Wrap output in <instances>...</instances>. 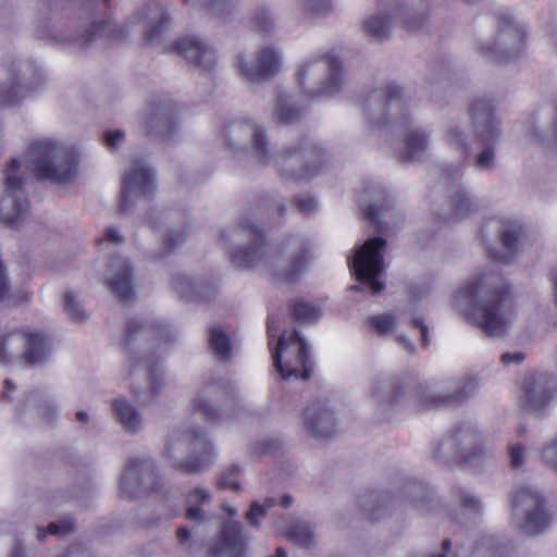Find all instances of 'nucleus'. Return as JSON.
Segmentation results:
<instances>
[{"label": "nucleus", "mask_w": 557, "mask_h": 557, "mask_svg": "<svg viewBox=\"0 0 557 557\" xmlns=\"http://www.w3.org/2000/svg\"><path fill=\"white\" fill-rule=\"evenodd\" d=\"M520 233L521 227L516 222L504 225L500 234L502 249H488V257L497 263H512L519 250Z\"/></svg>", "instance_id": "b1692460"}, {"label": "nucleus", "mask_w": 557, "mask_h": 557, "mask_svg": "<svg viewBox=\"0 0 557 557\" xmlns=\"http://www.w3.org/2000/svg\"><path fill=\"white\" fill-rule=\"evenodd\" d=\"M451 309L493 338L509 335L517 319L513 302L503 295V278L492 270L469 276L451 295Z\"/></svg>", "instance_id": "f03ea898"}, {"label": "nucleus", "mask_w": 557, "mask_h": 557, "mask_svg": "<svg viewBox=\"0 0 557 557\" xmlns=\"http://www.w3.org/2000/svg\"><path fill=\"white\" fill-rule=\"evenodd\" d=\"M48 359L46 350H0V364L10 371L40 367Z\"/></svg>", "instance_id": "5701e85b"}, {"label": "nucleus", "mask_w": 557, "mask_h": 557, "mask_svg": "<svg viewBox=\"0 0 557 557\" xmlns=\"http://www.w3.org/2000/svg\"><path fill=\"white\" fill-rule=\"evenodd\" d=\"M104 277L113 292L123 300H129L134 294L132 270L128 262L120 257L111 259Z\"/></svg>", "instance_id": "4be33fe9"}, {"label": "nucleus", "mask_w": 557, "mask_h": 557, "mask_svg": "<svg viewBox=\"0 0 557 557\" xmlns=\"http://www.w3.org/2000/svg\"><path fill=\"white\" fill-rule=\"evenodd\" d=\"M74 530V527L70 522L63 523H50L48 525L47 532L49 534H58V533H70Z\"/></svg>", "instance_id": "5fc2aeb1"}, {"label": "nucleus", "mask_w": 557, "mask_h": 557, "mask_svg": "<svg viewBox=\"0 0 557 557\" xmlns=\"http://www.w3.org/2000/svg\"><path fill=\"white\" fill-rule=\"evenodd\" d=\"M294 314L297 320L309 323L317 321L321 317V310L310 302L297 301L294 305Z\"/></svg>", "instance_id": "58836bf2"}, {"label": "nucleus", "mask_w": 557, "mask_h": 557, "mask_svg": "<svg viewBox=\"0 0 557 557\" xmlns=\"http://www.w3.org/2000/svg\"><path fill=\"white\" fill-rule=\"evenodd\" d=\"M268 335L271 348H308L311 345L301 330L290 327L278 333L273 319L268 320Z\"/></svg>", "instance_id": "393cba45"}, {"label": "nucleus", "mask_w": 557, "mask_h": 557, "mask_svg": "<svg viewBox=\"0 0 557 557\" xmlns=\"http://www.w3.org/2000/svg\"><path fill=\"white\" fill-rule=\"evenodd\" d=\"M226 145L230 149H251L260 162L265 161V136L263 129L250 122L237 121L228 125L225 134Z\"/></svg>", "instance_id": "ddd939ff"}, {"label": "nucleus", "mask_w": 557, "mask_h": 557, "mask_svg": "<svg viewBox=\"0 0 557 557\" xmlns=\"http://www.w3.org/2000/svg\"><path fill=\"white\" fill-rule=\"evenodd\" d=\"M463 171L460 166L447 169L442 177L443 185L448 188V197L458 218H463L476 209L472 196L461 187Z\"/></svg>", "instance_id": "6ab92c4d"}, {"label": "nucleus", "mask_w": 557, "mask_h": 557, "mask_svg": "<svg viewBox=\"0 0 557 557\" xmlns=\"http://www.w3.org/2000/svg\"><path fill=\"white\" fill-rule=\"evenodd\" d=\"M478 138L486 147L476 156L474 166L478 170L494 169L496 157L494 145L499 137V125L491 112V106L485 101L475 103L471 110Z\"/></svg>", "instance_id": "1a4fd4ad"}, {"label": "nucleus", "mask_w": 557, "mask_h": 557, "mask_svg": "<svg viewBox=\"0 0 557 557\" xmlns=\"http://www.w3.org/2000/svg\"><path fill=\"white\" fill-rule=\"evenodd\" d=\"M79 150L61 137H40L27 147L25 160L12 159L4 170L0 198V223L17 228L29 221V203L23 189L27 171L58 184L72 182L78 173Z\"/></svg>", "instance_id": "f257e3e1"}, {"label": "nucleus", "mask_w": 557, "mask_h": 557, "mask_svg": "<svg viewBox=\"0 0 557 557\" xmlns=\"http://www.w3.org/2000/svg\"><path fill=\"white\" fill-rule=\"evenodd\" d=\"M247 550V539L243 534L242 525L235 520L226 521L218 536L211 544L210 552L223 557H244Z\"/></svg>", "instance_id": "a211bd4d"}, {"label": "nucleus", "mask_w": 557, "mask_h": 557, "mask_svg": "<svg viewBox=\"0 0 557 557\" xmlns=\"http://www.w3.org/2000/svg\"><path fill=\"white\" fill-rule=\"evenodd\" d=\"M10 557H24V553L20 548H14Z\"/></svg>", "instance_id": "338daca9"}, {"label": "nucleus", "mask_w": 557, "mask_h": 557, "mask_svg": "<svg viewBox=\"0 0 557 557\" xmlns=\"http://www.w3.org/2000/svg\"><path fill=\"white\" fill-rule=\"evenodd\" d=\"M282 63L283 55L278 49L263 47L251 59L239 55L235 62V67L238 74L247 81L259 83L276 75L282 67Z\"/></svg>", "instance_id": "9d476101"}, {"label": "nucleus", "mask_w": 557, "mask_h": 557, "mask_svg": "<svg viewBox=\"0 0 557 557\" xmlns=\"http://www.w3.org/2000/svg\"><path fill=\"white\" fill-rule=\"evenodd\" d=\"M226 511L230 516H235L237 513L236 509L234 508H226Z\"/></svg>", "instance_id": "774afa93"}, {"label": "nucleus", "mask_w": 557, "mask_h": 557, "mask_svg": "<svg viewBox=\"0 0 557 557\" xmlns=\"http://www.w3.org/2000/svg\"><path fill=\"white\" fill-rule=\"evenodd\" d=\"M370 322L380 335H386L395 327V319L391 314L374 315L371 318Z\"/></svg>", "instance_id": "79ce46f5"}, {"label": "nucleus", "mask_w": 557, "mask_h": 557, "mask_svg": "<svg viewBox=\"0 0 557 557\" xmlns=\"http://www.w3.org/2000/svg\"><path fill=\"white\" fill-rule=\"evenodd\" d=\"M460 502L462 506L468 510L478 511L480 509L479 500L470 494H462Z\"/></svg>", "instance_id": "6e6d98bb"}, {"label": "nucleus", "mask_w": 557, "mask_h": 557, "mask_svg": "<svg viewBox=\"0 0 557 557\" xmlns=\"http://www.w3.org/2000/svg\"><path fill=\"white\" fill-rule=\"evenodd\" d=\"M523 37L524 30L522 26L508 18L504 21L499 35L494 42L495 47H491L484 41L479 45L478 50L487 60L504 63L511 55L519 52Z\"/></svg>", "instance_id": "f8f14e48"}, {"label": "nucleus", "mask_w": 557, "mask_h": 557, "mask_svg": "<svg viewBox=\"0 0 557 557\" xmlns=\"http://www.w3.org/2000/svg\"><path fill=\"white\" fill-rule=\"evenodd\" d=\"M209 341L211 348H230L233 344L230 336L220 326L211 327Z\"/></svg>", "instance_id": "37998d69"}, {"label": "nucleus", "mask_w": 557, "mask_h": 557, "mask_svg": "<svg viewBox=\"0 0 557 557\" xmlns=\"http://www.w3.org/2000/svg\"><path fill=\"white\" fill-rule=\"evenodd\" d=\"M525 359V355L519 350L506 351L502 355L500 361L505 366L519 364Z\"/></svg>", "instance_id": "8fccbe9b"}, {"label": "nucleus", "mask_w": 557, "mask_h": 557, "mask_svg": "<svg viewBox=\"0 0 557 557\" xmlns=\"http://www.w3.org/2000/svg\"><path fill=\"white\" fill-rule=\"evenodd\" d=\"M169 327L161 324L145 323L133 325L127 332L128 343L135 342L137 338L146 341L165 339L169 336Z\"/></svg>", "instance_id": "2f4dec72"}, {"label": "nucleus", "mask_w": 557, "mask_h": 557, "mask_svg": "<svg viewBox=\"0 0 557 557\" xmlns=\"http://www.w3.org/2000/svg\"><path fill=\"white\" fill-rule=\"evenodd\" d=\"M166 456L176 469L200 472L211 467L216 450L203 433L174 432L168 441Z\"/></svg>", "instance_id": "39448f33"}, {"label": "nucleus", "mask_w": 557, "mask_h": 557, "mask_svg": "<svg viewBox=\"0 0 557 557\" xmlns=\"http://www.w3.org/2000/svg\"><path fill=\"white\" fill-rule=\"evenodd\" d=\"M64 310L74 320L82 321L86 318L84 309L72 293L64 295Z\"/></svg>", "instance_id": "a19ab883"}, {"label": "nucleus", "mask_w": 557, "mask_h": 557, "mask_svg": "<svg viewBox=\"0 0 557 557\" xmlns=\"http://www.w3.org/2000/svg\"><path fill=\"white\" fill-rule=\"evenodd\" d=\"M304 7L306 11L318 16H323L332 10L333 2L332 0H305Z\"/></svg>", "instance_id": "a18cd8bd"}, {"label": "nucleus", "mask_w": 557, "mask_h": 557, "mask_svg": "<svg viewBox=\"0 0 557 557\" xmlns=\"http://www.w3.org/2000/svg\"><path fill=\"white\" fill-rule=\"evenodd\" d=\"M17 72L10 76L0 90V104L15 106L24 99L30 98L41 87L42 78L39 75L32 77L28 73Z\"/></svg>", "instance_id": "dca6fc26"}, {"label": "nucleus", "mask_w": 557, "mask_h": 557, "mask_svg": "<svg viewBox=\"0 0 557 557\" xmlns=\"http://www.w3.org/2000/svg\"><path fill=\"white\" fill-rule=\"evenodd\" d=\"M543 458L557 471V440L544 449Z\"/></svg>", "instance_id": "3c124183"}, {"label": "nucleus", "mask_w": 557, "mask_h": 557, "mask_svg": "<svg viewBox=\"0 0 557 557\" xmlns=\"http://www.w3.org/2000/svg\"><path fill=\"white\" fill-rule=\"evenodd\" d=\"M485 450L483 437L474 428L467 425L437 443L432 455L437 462L455 469L474 463L485 454Z\"/></svg>", "instance_id": "423d86ee"}, {"label": "nucleus", "mask_w": 557, "mask_h": 557, "mask_svg": "<svg viewBox=\"0 0 557 557\" xmlns=\"http://www.w3.org/2000/svg\"><path fill=\"white\" fill-rule=\"evenodd\" d=\"M114 416L125 432L137 433L144 429V420L140 413L125 398L113 401Z\"/></svg>", "instance_id": "cd10ccee"}, {"label": "nucleus", "mask_w": 557, "mask_h": 557, "mask_svg": "<svg viewBox=\"0 0 557 557\" xmlns=\"http://www.w3.org/2000/svg\"><path fill=\"white\" fill-rule=\"evenodd\" d=\"M124 133L121 131H110L106 133V145L109 149L115 150L124 141Z\"/></svg>", "instance_id": "09e8293b"}, {"label": "nucleus", "mask_w": 557, "mask_h": 557, "mask_svg": "<svg viewBox=\"0 0 557 557\" xmlns=\"http://www.w3.org/2000/svg\"><path fill=\"white\" fill-rule=\"evenodd\" d=\"M510 461L513 467H520L523 462L524 449L519 444H512L509 448Z\"/></svg>", "instance_id": "864d4df0"}, {"label": "nucleus", "mask_w": 557, "mask_h": 557, "mask_svg": "<svg viewBox=\"0 0 557 557\" xmlns=\"http://www.w3.org/2000/svg\"><path fill=\"white\" fill-rule=\"evenodd\" d=\"M389 25V18L381 15L372 16L366 22L367 30L377 38H383L387 35Z\"/></svg>", "instance_id": "ea45409f"}, {"label": "nucleus", "mask_w": 557, "mask_h": 557, "mask_svg": "<svg viewBox=\"0 0 557 557\" xmlns=\"http://www.w3.org/2000/svg\"><path fill=\"white\" fill-rule=\"evenodd\" d=\"M239 472L238 467H232L226 469L218 480V486L221 490H237L239 484L237 481V473Z\"/></svg>", "instance_id": "c03bdc74"}, {"label": "nucleus", "mask_w": 557, "mask_h": 557, "mask_svg": "<svg viewBox=\"0 0 557 557\" xmlns=\"http://www.w3.org/2000/svg\"><path fill=\"white\" fill-rule=\"evenodd\" d=\"M177 537L181 543H184L190 537V533L187 529L181 528L177 530Z\"/></svg>", "instance_id": "052dcab7"}, {"label": "nucleus", "mask_w": 557, "mask_h": 557, "mask_svg": "<svg viewBox=\"0 0 557 557\" xmlns=\"http://www.w3.org/2000/svg\"><path fill=\"white\" fill-rule=\"evenodd\" d=\"M152 467L147 461H133L131 462L120 482V491L123 497L132 498L135 496L136 491L139 488L141 481L149 474Z\"/></svg>", "instance_id": "bb28decb"}, {"label": "nucleus", "mask_w": 557, "mask_h": 557, "mask_svg": "<svg viewBox=\"0 0 557 557\" xmlns=\"http://www.w3.org/2000/svg\"><path fill=\"white\" fill-rule=\"evenodd\" d=\"M274 505L275 500L273 498H267L262 505L253 502L250 509L246 512L248 523L252 527H258L261 520L265 517L267 511Z\"/></svg>", "instance_id": "4c0bfd02"}, {"label": "nucleus", "mask_w": 557, "mask_h": 557, "mask_svg": "<svg viewBox=\"0 0 557 557\" xmlns=\"http://www.w3.org/2000/svg\"><path fill=\"white\" fill-rule=\"evenodd\" d=\"M221 242L233 263L240 269L261 265L277 280L293 282L313 258L308 244L292 239L284 251L270 248L261 234L250 226H237L225 231Z\"/></svg>", "instance_id": "7ed1b4c3"}, {"label": "nucleus", "mask_w": 557, "mask_h": 557, "mask_svg": "<svg viewBox=\"0 0 557 557\" xmlns=\"http://www.w3.org/2000/svg\"><path fill=\"white\" fill-rule=\"evenodd\" d=\"M51 344L50 336L40 329L16 330L5 323L0 324V348L25 346V348H42Z\"/></svg>", "instance_id": "aec40b11"}, {"label": "nucleus", "mask_w": 557, "mask_h": 557, "mask_svg": "<svg viewBox=\"0 0 557 557\" xmlns=\"http://www.w3.org/2000/svg\"><path fill=\"white\" fill-rule=\"evenodd\" d=\"M272 358L283 379L307 380L311 375L312 363L308 350H275Z\"/></svg>", "instance_id": "f3484780"}, {"label": "nucleus", "mask_w": 557, "mask_h": 557, "mask_svg": "<svg viewBox=\"0 0 557 557\" xmlns=\"http://www.w3.org/2000/svg\"><path fill=\"white\" fill-rule=\"evenodd\" d=\"M318 173V171L315 169L313 170H308L307 173H302V174H298V177L299 178H304V177H310V176H313Z\"/></svg>", "instance_id": "0e129e2a"}, {"label": "nucleus", "mask_w": 557, "mask_h": 557, "mask_svg": "<svg viewBox=\"0 0 557 557\" xmlns=\"http://www.w3.org/2000/svg\"><path fill=\"white\" fill-rule=\"evenodd\" d=\"M195 411L202 414L212 423L230 421L236 417L234 411L223 410L222 413L218 412L215 406L210 404L203 395H199L194 400Z\"/></svg>", "instance_id": "473e14b6"}, {"label": "nucleus", "mask_w": 557, "mask_h": 557, "mask_svg": "<svg viewBox=\"0 0 557 557\" xmlns=\"http://www.w3.org/2000/svg\"><path fill=\"white\" fill-rule=\"evenodd\" d=\"M300 115V109L296 108L294 101L289 97L281 96L277 100V107L274 117L280 123H292Z\"/></svg>", "instance_id": "f704fd0d"}, {"label": "nucleus", "mask_w": 557, "mask_h": 557, "mask_svg": "<svg viewBox=\"0 0 557 557\" xmlns=\"http://www.w3.org/2000/svg\"><path fill=\"white\" fill-rule=\"evenodd\" d=\"M211 493L205 487H195L190 490L187 496L186 518L190 521L202 522L206 519L205 510L201 506L209 504Z\"/></svg>", "instance_id": "7c9ffc66"}, {"label": "nucleus", "mask_w": 557, "mask_h": 557, "mask_svg": "<svg viewBox=\"0 0 557 557\" xmlns=\"http://www.w3.org/2000/svg\"><path fill=\"white\" fill-rule=\"evenodd\" d=\"M27 406L35 408L40 416H48L57 410V406L50 399L45 398L39 401L37 396H29Z\"/></svg>", "instance_id": "49530a36"}, {"label": "nucleus", "mask_w": 557, "mask_h": 557, "mask_svg": "<svg viewBox=\"0 0 557 557\" xmlns=\"http://www.w3.org/2000/svg\"><path fill=\"white\" fill-rule=\"evenodd\" d=\"M173 288L186 300H197L203 297V287L188 276L176 277L173 282Z\"/></svg>", "instance_id": "72a5a7b5"}, {"label": "nucleus", "mask_w": 557, "mask_h": 557, "mask_svg": "<svg viewBox=\"0 0 557 557\" xmlns=\"http://www.w3.org/2000/svg\"><path fill=\"white\" fill-rule=\"evenodd\" d=\"M173 51L206 70L210 69L215 61V51L195 36H186L177 40Z\"/></svg>", "instance_id": "412c9836"}, {"label": "nucleus", "mask_w": 557, "mask_h": 557, "mask_svg": "<svg viewBox=\"0 0 557 557\" xmlns=\"http://www.w3.org/2000/svg\"><path fill=\"white\" fill-rule=\"evenodd\" d=\"M288 537L301 547H311L315 544L312 528L306 523H297L288 531Z\"/></svg>", "instance_id": "c9c22d12"}, {"label": "nucleus", "mask_w": 557, "mask_h": 557, "mask_svg": "<svg viewBox=\"0 0 557 557\" xmlns=\"http://www.w3.org/2000/svg\"><path fill=\"white\" fill-rule=\"evenodd\" d=\"M76 418L77 420L82 421V422H86L87 421V413L86 412H83V411H78L76 413Z\"/></svg>", "instance_id": "69168bd1"}, {"label": "nucleus", "mask_w": 557, "mask_h": 557, "mask_svg": "<svg viewBox=\"0 0 557 557\" xmlns=\"http://www.w3.org/2000/svg\"><path fill=\"white\" fill-rule=\"evenodd\" d=\"M447 143L449 146L462 152H468L469 150V137L465 134L459 124L449 125L447 129Z\"/></svg>", "instance_id": "e433bc0d"}, {"label": "nucleus", "mask_w": 557, "mask_h": 557, "mask_svg": "<svg viewBox=\"0 0 557 557\" xmlns=\"http://www.w3.org/2000/svg\"><path fill=\"white\" fill-rule=\"evenodd\" d=\"M406 156L408 160L418 159L429 144V135L424 129L411 124L405 126L404 131Z\"/></svg>", "instance_id": "c756f323"}, {"label": "nucleus", "mask_w": 557, "mask_h": 557, "mask_svg": "<svg viewBox=\"0 0 557 557\" xmlns=\"http://www.w3.org/2000/svg\"><path fill=\"white\" fill-rule=\"evenodd\" d=\"M169 244V249L174 247L177 242H183V235L176 231H171L169 233V238L165 239Z\"/></svg>", "instance_id": "bf43d9fd"}, {"label": "nucleus", "mask_w": 557, "mask_h": 557, "mask_svg": "<svg viewBox=\"0 0 557 557\" xmlns=\"http://www.w3.org/2000/svg\"><path fill=\"white\" fill-rule=\"evenodd\" d=\"M370 102L391 116L401 114L405 108L404 94L398 86L374 91L370 96Z\"/></svg>", "instance_id": "a878e982"}, {"label": "nucleus", "mask_w": 557, "mask_h": 557, "mask_svg": "<svg viewBox=\"0 0 557 557\" xmlns=\"http://www.w3.org/2000/svg\"><path fill=\"white\" fill-rule=\"evenodd\" d=\"M154 191L153 173L144 164L132 166L124 176L121 209L129 210L133 203L148 200Z\"/></svg>", "instance_id": "4468645a"}, {"label": "nucleus", "mask_w": 557, "mask_h": 557, "mask_svg": "<svg viewBox=\"0 0 557 557\" xmlns=\"http://www.w3.org/2000/svg\"><path fill=\"white\" fill-rule=\"evenodd\" d=\"M512 515L515 525L530 534L542 532L552 519L546 500L533 487H524L516 493Z\"/></svg>", "instance_id": "6e6552de"}, {"label": "nucleus", "mask_w": 557, "mask_h": 557, "mask_svg": "<svg viewBox=\"0 0 557 557\" xmlns=\"http://www.w3.org/2000/svg\"><path fill=\"white\" fill-rule=\"evenodd\" d=\"M112 26L110 23H106L104 25L94 27L90 37H102V36H109L111 34Z\"/></svg>", "instance_id": "4d7b16f0"}, {"label": "nucleus", "mask_w": 557, "mask_h": 557, "mask_svg": "<svg viewBox=\"0 0 557 557\" xmlns=\"http://www.w3.org/2000/svg\"><path fill=\"white\" fill-rule=\"evenodd\" d=\"M292 504V498L289 496H284L281 499V505L285 508L289 507Z\"/></svg>", "instance_id": "e2e57ef3"}, {"label": "nucleus", "mask_w": 557, "mask_h": 557, "mask_svg": "<svg viewBox=\"0 0 557 557\" xmlns=\"http://www.w3.org/2000/svg\"><path fill=\"white\" fill-rule=\"evenodd\" d=\"M122 242L119 232L114 227H109L104 236L98 242L101 250L110 249L111 246H117Z\"/></svg>", "instance_id": "de8ad7c7"}, {"label": "nucleus", "mask_w": 557, "mask_h": 557, "mask_svg": "<svg viewBox=\"0 0 557 557\" xmlns=\"http://www.w3.org/2000/svg\"><path fill=\"white\" fill-rule=\"evenodd\" d=\"M296 81L309 98L332 97L341 90V62L335 52L319 51L297 66Z\"/></svg>", "instance_id": "20e7f679"}, {"label": "nucleus", "mask_w": 557, "mask_h": 557, "mask_svg": "<svg viewBox=\"0 0 557 557\" xmlns=\"http://www.w3.org/2000/svg\"><path fill=\"white\" fill-rule=\"evenodd\" d=\"M385 240L375 237L355 249L349 265L357 280L367 284L373 294L380 293L384 284L380 277L384 270Z\"/></svg>", "instance_id": "0eeeda50"}, {"label": "nucleus", "mask_w": 557, "mask_h": 557, "mask_svg": "<svg viewBox=\"0 0 557 557\" xmlns=\"http://www.w3.org/2000/svg\"><path fill=\"white\" fill-rule=\"evenodd\" d=\"M420 332H421V336H422V339H423V344L424 345H430V341H429V334H428V329L425 325H420Z\"/></svg>", "instance_id": "680f3d73"}, {"label": "nucleus", "mask_w": 557, "mask_h": 557, "mask_svg": "<svg viewBox=\"0 0 557 557\" xmlns=\"http://www.w3.org/2000/svg\"><path fill=\"white\" fill-rule=\"evenodd\" d=\"M146 27L145 38L153 42L168 28L170 24L169 13L157 5L149 7L144 17Z\"/></svg>", "instance_id": "c85d7f7f"}, {"label": "nucleus", "mask_w": 557, "mask_h": 557, "mask_svg": "<svg viewBox=\"0 0 557 557\" xmlns=\"http://www.w3.org/2000/svg\"><path fill=\"white\" fill-rule=\"evenodd\" d=\"M414 15L411 11L406 12H397L395 14V18L399 20L408 29L413 30L416 29L422 22V17H419L418 22H411V16Z\"/></svg>", "instance_id": "603ef678"}, {"label": "nucleus", "mask_w": 557, "mask_h": 557, "mask_svg": "<svg viewBox=\"0 0 557 557\" xmlns=\"http://www.w3.org/2000/svg\"><path fill=\"white\" fill-rule=\"evenodd\" d=\"M339 417L329 399H317L302 413V426L317 438L333 436L337 431Z\"/></svg>", "instance_id": "9b49d317"}, {"label": "nucleus", "mask_w": 557, "mask_h": 557, "mask_svg": "<svg viewBox=\"0 0 557 557\" xmlns=\"http://www.w3.org/2000/svg\"><path fill=\"white\" fill-rule=\"evenodd\" d=\"M554 381L545 374H531L522 384L521 406L531 412H540L552 401L555 393Z\"/></svg>", "instance_id": "2eb2a0df"}, {"label": "nucleus", "mask_w": 557, "mask_h": 557, "mask_svg": "<svg viewBox=\"0 0 557 557\" xmlns=\"http://www.w3.org/2000/svg\"><path fill=\"white\" fill-rule=\"evenodd\" d=\"M298 205L302 212L310 213L315 209L317 201L311 198H306V199H300Z\"/></svg>", "instance_id": "13d9d810"}]
</instances>
